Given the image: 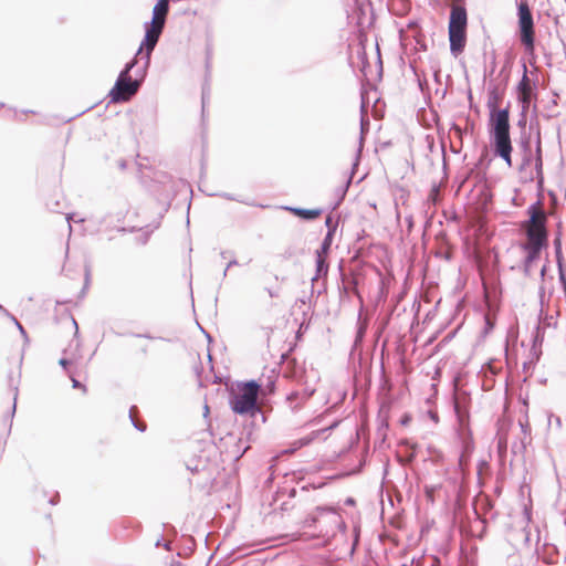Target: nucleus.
Listing matches in <instances>:
<instances>
[{"instance_id":"obj_1","label":"nucleus","mask_w":566,"mask_h":566,"mask_svg":"<svg viewBox=\"0 0 566 566\" xmlns=\"http://www.w3.org/2000/svg\"><path fill=\"white\" fill-rule=\"evenodd\" d=\"M169 11V0H159L153 9V19L146 28L145 39L136 53L133 63L126 65L124 71H130L134 66L146 70L149 66L150 54L156 46L164 30L166 18Z\"/></svg>"},{"instance_id":"obj_2","label":"nucleus","mask_w":566,"mask_h":566,"mask_svg":"<svg viewBox=\"0 0 566 566\" xmlns=\"http://www.w3.org/2000/svg\"><path fill=\"white\" fill-rule=\"evenodd\" d=\"M491 109L490 125L492 145L496 156L501 157L509 167H512V142L510 136L509 109H497L496 99L489 102Z\"/></svg>"},{"instance_id":"obj_3","label":"nucleus","mask_w":566,"mask_h":566,"mask_svg":"<svg viewBox=\"0 0 566 566\" xmlns=\"http://www.w3.org/2000/svg\"><path fill=\"white\" fill-rule=\"evenodd\" d=\"M546 214L542 208L531 207V219L526 226L527 242L525 250L527 252L526 262L530 263L538 258L541 249L547 242V232L545 228Z\"/></svg>"},{"instance_id":"obj_4","label":"nucleus","mask_w":566,"mask_h":566,"mask_svg":"<svg viewBox=\"0 0 566 566\" xmlns=\"http://www.w3.org/2000/svg\"><path fill=\"white\" fill-rule=\"evenodd\" d=\"M468 13L464 7L452 4L449 20V41L452 52L461 51L467 42Z\"/></svg>"},{"instance_id":"obj_5","label":"nucleus","mask_w":566,"mask_h":566,"mask_svg":"<svg viewBox=\"0 0 566 566\" xmlns=\"http://www.w3.org/2000/svg\"><path fill=\"white\" fill-rule=\"evenodd\" d=\"M259 390L260 385L253 380L238 386V392L230 400L231 409L239 415H254L258 411Z\"/></svg>"},{"instance_id":"obj_6","label":"nucleus","mask_w":566,"mask_h":566,"mask_svg":"<svg viewBox=\"0 0 566 566\" xmlns=\"http://www.w3.org/2000/svg\"><path fill=\"white\" fill-rule=\"evenodd\" d=\"M517 9L521 42L526 50L532 51L534 49L535 31L531 9L526 1H521Z\"/></svg>"},{"instance_id":"obj_7","label":"nucleus","mask_w":566,"mask_h":566,"mask_svg":"<svg viewBox=\"0 0 566 566\" xmlns=\"http://www.w3.org/2000/svg\"><path fill=\"white\" fill-rule=\"evenodd\" d=\"M139 86L140 82L133 80L129 73H120L109 92V98L113 103L128 102L138 92Z\"/></svg>"},{"instance_id":"obj_8","label":"nucleus","mask_w":566,"mask_h":566,"mask_svg":"<svg viewBox=\"0 0 566 566\" xmlns=\"http://www.w3.org/2000/svg\"><path fill=\"white\" fill-rule=\"evenodd\" d=\"M538 81L523 73V77L517 86L518 101L522 103L523 111H527L532 101L537 98Z\"/></svg>"},{"instance_id":"obj_9","label":"nucleus","mask_w":566,"mask_h":566,"mask_svg":"<svg viewBox=\"0 0 566 566\" xmlns=\"http://www.w3.org/2000/svg\"><path fill=\"white\" fill-rule=\"evenodd\" d=\"M289 210L296 217L305 220L317 219L322 214L321 209H302V208H289Z\"/></svg>"},{"instance_id":"obj_10","label":"nucleus","mask_w":566,"mask_h":566,"mask_svg":"<svg viewBox=\"0 0 566 566\" xmlns=\"http://www.w3.org/2000/svg\"><path fill=\"white\" fill-rule=\"evenodd\" d=\"M310 395L306 392L293 391L287 396V401L292 409H298L303 406L305 401H307Z\"/></svg>"},{"instance_id":"obj_11","label":"nucleus","mask_w":566,"mask_h":566,"mask_svg":"<svg viewBox=\"0 0 566 566\" xmlns=\"http://www.w3.org/2000/svg\"><path fill=\"white\" fill-rule=\"evenodd\" d=\"M319 432L318 431H314L312 433H310L308 436L306 437H303L301 439H297L295 440L293 443H292V449L291 450H286L284 453H293L294 451L305 447V446H308L310 443H312L317 437H318Z\"/></svg>"},{"instance_id":"obj_12","label":"nucleus","mask_w":566,"mask_h":566,"mask_svg":"<svg viewBox=\"0 0 566 566\" xmlns=\"http://www.w3.org/2000/svg\"><path fill=\"white\" fill-rule=\"evenodd\" d=\"M329 248V243L327 241H325L321 248V250L317 251V268H318V271L322 270L324 263H325V255L327 253V250Z\"/></svg>"},{"instance_id":"obj_13","label":"nucleus","mask_w":566,"mask_h":566,"mask_svg":"<svg viewBox=\"0 0 566 566\" xmlns=\"http://www.w3.org/2000/svg\"><path fill=\"white\" fill-rule=\"evenodd\" d=\"M535 166H536V170H537V176H542L543 160H542V147H541L539 142H538L537 148H536Z\"/></svg>"},{"instance_id":"obj_14","label":"nucleus","mask_w":566,"mask_h":566,"mask_svg":"<svg viewBox=\"0 0 566 566\" xmlns=\"http://www.w3.org/2000/svg\"><path fill=\"white\" fill-rule=\"evenodd\" d=\"M71 378V381H72V386L73 388L75 389H80L83 394H86L87 392V388L85 385H83L81 381H78L74 375H71L70 376Z\"/></svg>"},{"instance_id":"obj_15","label":"nucleus","mask_w":566,"mask_h":566,"mask_svg":"<svg viewBox=\"0 0 566 566\" xmlns=\"http://www.w3.org/2000/svg\"><path fill=\"white\" fill-rule=\"evenodd\" d=\"M60 364H61L64 368H66V366L69 365V360H67V359H61V360H60Z\"/></svg>"},{"instance_id":"obj_16","label":"nucleus","mask_w":566,"mask_h":566,"mask_svg":"<svg viewBox=\"0 0 566 566\" xmlns=\"http://www.w3.org/2000/svg\"><path fill=\"white\" fill-rule=\"evenodd\" d=\"M269 294H270V296H271V297H273V296H277V292H273V291H271V290L269 291Z\"/></svg>"},{"instance_id":"obj_17","label":"nucleus","mask_w":566,"mask_h":566,"mask_svg":"<svg viewBox=\"0 0 566 566\" xmlns=\"http://www.w3.org/2000/svg\"><path fill=\"white\" fill-rule=\"evenodd\" d=\"M140 349L146 352V346H140Z\"/></svg>"}]
</instances>
